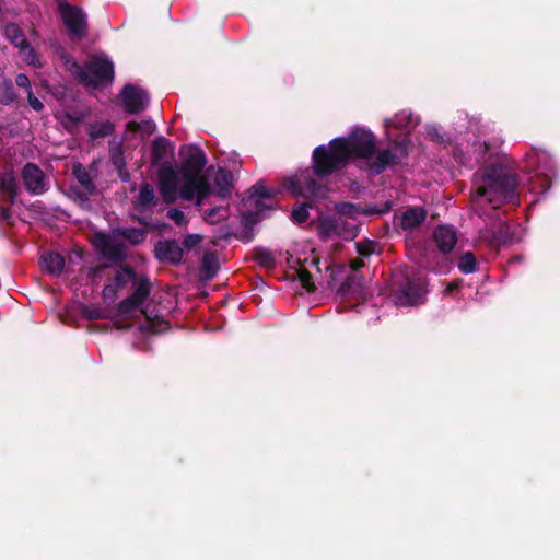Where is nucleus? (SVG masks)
<instances>
[{"label":"nucleus","mask_w":560,"mask_h":560,"mask_svg":"<svg viewBox=\"0 0 560 560\" xmlns=\"http://www.w3.org/2000/svg\"><path fill=\"white\" fill-rule=\"evenodd\" d=\"M298 278H299V281L301 282L303 289H305L308 292L314 291V283L312 281V276L306 270L305 267H302L298 271Z\"/></svg>","instance_id":"72a5a7b5"},{"label":"nucleus","mask_w":560,"mask_h":560,"mask_svg":"<svg viewBox=\"0 0 560 560\" xmlns=\"http://www.w3.org/2000/svg\"><path fill=\"white\" fill-rule=\"evenodd\" d=\"M525 163L528 172L535 173V177L529 178L530 190L546 191L555 173V165L550 154L544 150L533 149L526 153Z\"/></svg>","instance_id":"423d86ee"},{"label":"nucleus","mask_w":560,"mask_h":560,"mask_svg":"<svg viewBox=\"0 0 560 560\" xmlns=\"http://www.w3.org/2000/svg\"><path fill=\"white\" fill-rule=\"evenodd\" d=\"M18 185L12 173L0 175V195L8 201L13 202L16 197Z\"/></svg>","instance_id":"4be33fe9"},{"label":"nucleus","mask_w":560,"mask_h":560,"mask_svg":"<svg viewBox=\"0 0 560 560\" xmlns=\"http://www.w3.org/2000/svg\"><path fill=\"white\" fill-rule=\"evenodd\" d=\"M120 96L125 110L130 114L144 110L149 104L148 93L143 89L131 84L124 88Z\"/></svg>","instance_id":"9d476101"},{"label":"nucleus","mask_w":560,"mask_h":560,"mask_svg":"<svg viewBox=\"0 0 560 560\" xmlns=\"http://www.w3.org/2000/svg\"><path fill=\"white\" fill-rule=\"evenodd\" d=\"M257 261L262 267L270 268L275 265V257L270 252L261 250L257 254Z\"/></svg>","instance_id":"4c0bfd02"},{"label":"nucleus","mask_w":560,"mask_h":560,"mask_svg":"<svg viewBox=\"0 0 560 560\" xmlns=\"http://www.w3.org/2000/svg\"><path fill=\"white\" fill-rule=\"evenodd\" d=\"M154 124L151 120H143L140 124L130 121L127 124V132H140L142 137L149 136L154 131Z\"/></svg>","instance_id":"c85d7f7f"},{"label":"nucleus","mask_w":560,"mask_h":560,"mask_svg":"<svg viewBox=\"0 0 560 560\" xmlns=\"http://www.w3.org/2000/svg\"><path fill=\"white\" fill-rule=\"evenodd\" d=\"M85 314H86V316L89 318H100V317H102V312L96 310V308H89V310H86Z\"/></svg>","instance_id":"c03bdc74"},{"label":"nucleus","mask_w":560,"mask_h":560,"mask_svg":"<svg viewBox=\"0 0 560 560\" xmlns=\"http://www.w3.org/2000/svg\"><path fill=\"white\" fill-rule=\"evenodd\" d=\"M475 266H476V258H475V256L470 252H467V253L463 254L459 257L458 268L464 273H471V272H474L475 271Z\"/></svg>","instance_id":"c756f323"},{"label":"nucleus","mask_w":560,"mask_h":560,"mask_svg":"<svg viewBox=\"0 0 560 560\" xmlns=\"http://www.w3.org/2000/svg\"><path fill=\"white\" fill-rule=\"evenodd\" d=\"M355 247H357L358 254L360 255V258L351 261V265H350L351 275L358 273V270L364 265L363 258L369 257L373 252L372 244L357 243Z\"/></svg>","instance_id":"bb28decb"},{"label":"nucleus","mask_w":560,"mask_h":560,"mask_svg":"<svg viewBox=\"0 0 560 560\" xmlns=\"http://www.w3.org/2000/svg\"><path fill=\"white\" fill-rule=\"evenodd\" d=\"M425 219V211L420 207L407 209L400 220L404 230H413L418 228Z\"/></svg>","instance_id":"aec40b11"},{"label":"nucleus","mask_w":560,"mask_h":560,"mask_svg":"<svg viewBox=\"0 0 560 560\" xmlns=\"http://www.w3.org/2000/svg\"><path fill=\"white\" fill-rule=\"evenodd\" d=\"M335 209L336 213L320 215L318 219V235L324 242L353 240L359 232L360 218L377 212L350 202L338 203Z\"/></svg>","instance_id":"20e7f679"},{"label":"nucleus","mask_w":560,"mask_h":560,"mask_svg":"<svg viewBox=\"0 0 560 560\" xmlns=\"http://www.w3.org/2000/svg\"><path fill=\"white\" fill-rule=\"evenodd\" d=\"M427 293L425 281L421 278L408 280L397 292L396 304L399 306H412L423 302Z\"/></svg>","instance_id":"1a4fd4ad"},{"label":"nucleus","mask_w":560,"mask_h":560,"mask_svg":"<svg viewBox=\"0 0 560 560\" xmlns=\"http://www.w3.org/2000/svg\"><path fill=\"white\" fill-rule=\"evenodd\" d=\"M27 98L30 106L34 110L40 112L44 108V104L33 94V91H28Z\"/></svg>","instance_id":"a19ab883"},{"label":"nucleus","mask_w":560,"mask_h":560,"mask_svg":"<svg viewBox=\"0 0 560 560\" xmlns=\"http://www.w3.org/2000/svg\"><path fill=\"white\" fill-rule=\"evenodd\" d=\"M457 288V284L456 283H450L447 285V288L445 289V293H450L452 290L456 289Z\"/></svg>","instance_id":"49530a36"},{"label":"nucleus","mask_w":560,"mask_h":560,"mask_svg":"<svg viewBox=\"0 0 560 560\" xmlns=\"http://www.w3.org/2000/svg\"><path fill=\"white\" fill-rule=\"evenodd\" d=\"M338 292L342 298H361L364 300L363 279L358 273L348 276Z\"/></svg>","instance_id":"a211bd4d"},{"label":"nucleus","mask_w":560,"mask_h":560,"mask_svg":"<svg viewBox=\"0 0 560 560\" xmlns=\"http://www.w3.org/2000/svg\"><path fill=\"white\" fill-rule=\"evenodd\" d=\"M135 278L136 273L130 268H121L116 270L114 279L103 288V298L110 301L115 300L118 290L129 282H133Z\"/></svg>","instance_id":"4468645a"},{"label":"nucleus","mask_w":560,"mask_h":560,"mask_svg":"<svg viewBox=\"0 0 560 560\" xmlns=\"http://www.w3.org/2000/svg\"><path fill=\"white\" fill-rule=\"evenodd\" d=\"M167 218L174 221V223L178 226H186L188 224V220L185 213L176 208H172L167 211Z\"/></svg>","instance_id":"f704fd0d"},{"label":"nucleus","mask_w":560,"mask_h":560,"mask_svg":"<svg viewBox=\"0 0 560 560\" xmlns=\"http://www.w3.org/2000/svg\"><path fill=\"white\" fill-rule=\"evenodd\" d=\"M418 119L413 117L410 112L402 110L397 113L393 118L386 119L384 127L386 136L389 139L392 137V130L398 129L402 132H408L411 128L416 127Z\"/></svg>","instance_id":"dca6fc26"},{"label":"nucleus","mask_w":560,"mask_h":560,"mask_svg":"<svg viewBox=\"0 0 560 560\" xmlns=\"http://www.w3.org/2000/svg\"><path fill=\"white\" fill-rule=\"evenodd\" d=\"M15 83L18 86L23 88L26 91V93H28V91H32L30 79L24 73H20L16 75Z\"/></svg>","instance_id":"ea45409f"},{"label":"nucleus","mask_w":560,"mask_h":560,"mask_svg":"<svg viewBox=\"0 0 560 560\" xmlns=\"http://www.w3.org/2000/svg\"><path fill=\"white\" fill-rule=\"evenodd\" d=\"M472 206L480 217L486 214L485 206L498 209L502 203L513 199L516 179L503 165L479 170L474 176Z\"/></svg>","instance_id":"7ed1b4c3"},{"label":"nucleus","mask_w":560,"mask_h":560,"mask_svg":"<svg viewBox=\"0 0 560 560\" xmlns=\"http://www.w3.org/2000/svg\"><path fill=\"white\" fill-rule=\"evenodd\" d=\"M308 208L306 203L293 208L291 212L292 220L296 223H304L308 218Z\"/></svg>","instance_id":"473e14b6"},{"label":"nucleus","mask_w":560,"mask_h":560,"mask_svg":"<svg viewBox=\"0 0 560 560\" xmlns=\"http://www.w3.org/2000/svg\"><path fill=\"white\" fill-rule=\"evenodd\" d=\"M73 174H74L77 180L79 182V184L82 186V188L88 194H92L94 191L93 180L84 166H82L81 164L74 165Z\"/></svg>","instance_id":"a878e982"},{"label":"nucleus","mask_w":560,"mask_h":560,"mask_svg":"<svg viewBox=\"0 0 560 560\" xmlns=\"http://www.w3.org/2000/svg\"><path fill=\"white\" fill-rule=\"evenodd\" d=\"M155 255L160 260L177 264L183 258V249L175 241H161L155 246Z\"/></svg>","instance_id":"f3484780"},{"label":"nucleus","mask_w":560,"mask_h":560,"mask_svg":"<svg viewBox=\"0 0 560 560\" xmlns=\"http://www.w3.org/2000/svg\"><path fill=\"white\" fill-rule=\"evenodd\" d=\"M70 70L85 86L97 88L112 83L114 79V65L103 55L92 57L84 67L74 62Z\"/></svg>","instance_id":"39448f33"},{"label":"nucleus","mask_w":560,"mask_h":560,"mask_svg":"<svg viewBox=\"0 0 560 560\" xmlns=\"http://www.w3.org/2000/svg\"><path fill=\"white\" fill-rule=\"evenodd\" d=\"M248 206H255L256 210L246 212L247 217H254L257 220L264 217V211L271 209V199L268 189L262 185H255L252 188L250 195L246 200Z\"/></svg>","instance_id":"f8f14e48"},{"label":"nucleus","mask_w":560,"mask_h":560,"mask_svg":"<svg viewBox=\"0 0 560 560\" xmlns=\"http://www.w3.org/2000/svg\"><path fill=\"white\" fill-rule=\"evenodd\" d=\"M23 182L27 191L34 195L43 194L47 183L42 170L33 163H27L22 172Z\"/></svg>","instance_id":"ddd939ff"},{"label":"nucleus","mask_w":560,"mask_h":560,"mask_svg":"<svg viewBox=\"0 0 560 560\" xmlns=\"http://www.w3.org/2000/svg\"><path fill=\"white\" fill-rule=\"evenodd\" d=\"M132 283L136 284L135 292L131 296L120 302V313L127 314L133 312L143 303L150 293L149 282L147 280H141L139 282H136L135 280Z\"/></svg>","instance_id":"2eb2a0df"},{"label":"nucleus","mask_w":560,"mask_h":560,"mask_svg":"<svg viewBox=\"0 0 560 560\" xmlns=\"http://www.w3.org/2000/svg\"><path fill=\"white\" fill-rule=\"evenodd\" d=\"M96 245L100 247V249L103 252L105 256L113 257L118 256V250L114 249L110 246V238L106 235L98 234L96 236Z\"/></svg>","instance_id":"2f4dec72"},{"label":"nucleus","mask_w":560,"mask_h":560,"mask_svg":"<svg viewBox=\"0 0 560 560\" xmlns=\"http://www.w3.org/2000/svg\"><path fill=\"white\" fill-rule=\"evenodd\" d=\"M218 267L219 262L217 256L212 253L205 254L199 270L200 278L202 280H211L212 278H214L218 271Z\"/></svg>","instance_id":"5701e85b"},{"label":"nucleus","mask_w":560,"mask_h":560,"mask_svg":"<svg viewBox=\"0 0 560 560\" xmlns=\"http://www.w3.org/2000/svg\"><path fill=\"white\" fill-rule=\"evenodd\" d=\"M488 150L489 148L485 140L470 142L468 139H457L452 148L455 160L470 167L485 162Z\"/></svg>","instance_id":"0eeeda50"},{"label":"nucleus","mask_w":560,"mask_h":560,"mask_svg":"<svg viewBox=\"0 0 560 560\" xmlns=\"http://www.w3.org/2000/svg\"><path fill=\"white\" fill-rule=\"evenodd\" d=\"M114 131V125L109 121H95L90 124L86 132L90 141L109 136Z\"/></svg>","instance_id":"b1692460"},{"label":"nucleus","mask_w":560,"mask_h":560,"mask_svg":"<svg viewBox=\"0 0 560 560\" xmlns=\"http://www.w3.org/2000/svg\"><path fill=\"white\" fill-rule=\"evenodd\" d=\"M0 211L2 213L3 217H7V213H8V210L4 209L3 207L0 208Z\"/></svg>","instance_id":"8fccbe9b"},{"label":"nucleus","mask_w":560,"mask_h":560,"mask_svg":"<svg viewBox=\"0 0 560 560\" xmlns=\"http://www.w3.org/2000/svg\"><path fill=\"white\" fill-rule=\"evenodd\" d=\"M427 135L433 141H443V137L440 136L439 130L435 126H428Z\"/></svg>","instance_id":"79ce46f5"},{"label":"nucleus","mask_w":560,"mask_h":560,"mask_svg":"<svg viewBox=\"0 0 560 560\" xmlns=\"http://www.w3.org/2000/svg\"><path fill=\"white\" fill-rule=\"evenodd\" d=\"M160 143H165V139H162V138H161V139H158V140L154 142V149H156V148H158V145H159Z\"/></svg>","instance_id":"09e8293b"},{"label":"nucleus","mask_w":560,"mask_h":560,"mask_svg":"<svg viewBox=\"0 0 560 560\" xmlns=\"http://www.w3.org/2000/svg\"><path fill=\"white\" fill-rule=\"evenodd\" d=\"M115 233L128 240L133 245L142 243L145 238V231L143 229L121 228L115 230Z\"/></svg>","instance_id":"393cba45"},{"label":"nucleus","mask_w":560,"mask_h":560,"mask_svg":"<svg viewBox=\"0 0 560 560\" xmlns=\"http://www.w3.org/2000/svg\"><path fill=\"white\" fill-rule=\"evenodd\" d=\"M112 159L117 167H122L124 163L120 158L113 155Z\"/></svg>","instance_id":"a18cd8bd"},{"label":"nucleus","mask_w":560,"mask_h":560,"mask_svg":"<svg viewBox=\"0 0 560 560\" xmlns=\"http://www.w3.org/2000/svg\"><path fill=\"white\" fill-rule=\"evenodd\" d=\"M434 241L442 253H448L456 244L457 235L453 228L441 225L434 231Z\"/></svg>","instance_id":"6ab92c4d"},{"label":"nucleus","mask_w":560,"mask_h":560,"mask_svg":"<svg viewBox=\"0 0 560 560\" xmlns=\"http://www.w3.org/2000/svg\"><path fill=\"white\" fill-rule=\"evenodd\" d=\"M135 209L138 211V220L143 224H149L147 214L151 213L156 206L154 188L150 184H143L140 187L139 195L133 202Z\"/></svg>","instance_id":"9b49d317"},{"label":"nucleus","mask_w":560,"mask_h":560,"mask_svg":"<svg viewBox=\"0 0 560 560\" xmlns=\"http://www.w3.org/2000/svg\"><path fill=\"white\" fill-rule=\"evenodd\" d=\"M57 8L69 32L77 38H83L88 28L86 14L83 10L67 0H57Z\"/></svg>","instance_id":"6e6552de"},{"label":"nucleus","mask_w":560,"mask_h":560,"mask_svg":"<svg viewBox=\"0 0 560 560\" xmlns=\"http://www.w3.org/2000/svg\"><path fill=\"white\" fill-rule=\"evenodd\" d=\"M202 151H191L179 167L163 164L159 171L160 190L165 202H174L177 198L186 201H196L200 206L210 194L225 198L231 194L233 174L219 168L213 178L214 188L211 189L207 176L202 173L206 165Z\"/></svg>","instance_id":"f03ea898"},{"label":"nucleus","mask_w":560,"mask_h":560,"mask_svg":"<svg viewBox=\"0 0 560 560\" xmlns=\"http://www.w3.org/2000/svg\"><path fill=\"white\" fill-rule=\"evenodd\" d=\"M199 241H200V237L198 235H189L184 241V244L186 247H191L192 245L197 244Z\"/></svg>","instance_id":"37998d69"},{"label":"nucleus","mask_w":560,"mask_h":560,"mask_svg":"<svg viewBox=\"0 0 560 560\" xmlns=\"http://www.w3.org/2000/svg\"><path fill=\"white\" fill-rule=\"evenodd\" d=\"M226 217V211L223 208H212L206 213V220L214 223Z\"/></svg>","instance_id":"58836bf2"},{"label":"nucleus","mask_w":560,"mask_h":560,"mask_svg":"<svg viewBox=\"0 0 560 560\" xmlns=\"http://www.w3.org/2000/svg\"><path fill=\"white\" fill-rule=\"evenodd\" d=\"M407 154L405 139L394 140L388 149L376 151L374 135L364 128H353L348 136L334 138L327 145L316 147L312 156V172L304 170L285 179L284 185L293 196L324 198L327 187L320 182L350 162L357 163L369 174L377 175L400 163Z\"/></svg>","instance_id":"f257e3e1"},{"label":"nucleus","mask_w":560,"mask_h":560,"mask_svg":"<svg viewBox=\"0 0 560 560\" xmlns=\"http://www.w3.org/2000/svg\"><path fill=\"white\" fill-rule=\"evenodd\" d=\"M101 271H103V269H102V268H98V269H96V270L94 271V273H96V272H101Z\"/></svg>","instance_id":"3c124183"},{"label":"nucleus","mask_w":560,"mask_h":560,"mask_svg":"<svg viewBox=\"0 0 560 560\" xmlns=\"http://www.w3.org/2000/svg\"><path fill=\"white\" fill-rule=\"evenodd\" d=\"M318 264H319V260L317 258L313 257L311 259V265L315 266L317 268V270H319Z\"/></svg>","instance_id":"de8ad7c7"},{"label":"nucleus","mask_w":560,"mask_h":560,"mask_svg":"<svg viewBox=\"0 0 560 560\" xmlns=\"http://www.w3.org/2000/svg\"><path fill=\"white\" fill-rule=\"evenodd\" d=\"M15 94L13 92V86L11 81L4 82V91L2 94H0V102L2 104H10L14 101Z\"/></svg>","instance_id":"c9c22d12"},{"label":"nucleus","mask_w":560,"mask_h":560,"mask_svg":"<svg viewBox=\"0 0 560 560\" xmlns=\"http://www.w3.org/2000/svg\"><path fill=\"white\" fill-rule=\"evenodd\" d=\"M42 267L50 275L58 276L65 267V259L60 254L47 253L40 257Z\"/></svg>","instance_id":"412c9836"},{"label":"nucleus","mask_w":560,"mask_h":560,"mask_svg":"<svg viewBox=\"0 0 560 560\" xmlns=\"http://www.w3.org/2000/svg\"><path fill=\"white\" fill-rule=\"evenodd\" d=\"M82 119L81 115L73 114V115H66L62 124L63 126L70 131L75 132L77 131V125Z\"/></svg>","instance_id":"e433bc0d"},{"label":"nucleus","mask_w":560,"mask_h":560,"mask_svg":"<svg viewBox=\"0 0 560 560\" xmlns=\"http://www.w3.org/2000/svg\"><path fill=\"white\" fill-rule=\"evenodd\" d=\"M4 35L18 48L27 43L24 34L15 24H8L4 28Z\"/></svg>","instance_id":"cd10ccee"},{"label":"nucleus","mask_w":560,"mask_h":560,"mask_svg":"<svg viewBox=\"0 0 560 560\" xmlns=\"http://www.w3.org/2000/svg\"><path fill=\"white\" fill-rule=\"evenodd\" d=\"M20 56H21V59L24 62H26L27 65L35 66V67L40 66L36 52L34 51L33 48H31L28 46L27 43L25 45H23V47L20 48Z\"/></svg>","instance_id":"7c9ffc66"}]
</instances>
